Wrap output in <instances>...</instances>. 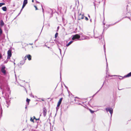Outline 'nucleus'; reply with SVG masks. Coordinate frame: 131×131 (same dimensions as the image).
<instances>
[{
  "instance_id": "f257e3e1",
  "label": "nucleus",
  "mask_w": 131,
  "mask_h": 131,
  "mask_svg": "<svg viewBox=\"0 0 131 131\" xmlns=\"http://www.w3.org/2000/svg\"><path fill=\"white\" fill-rule=\"evenodd\" d=\"M80 38V36L78 34H76L73 36L72 39L73 40H77Z\"/></svg>"
},
{
  "instance_id": "aec40b11",
  "label": "nucleus",
  "mask_w": 131,
  "mask_h": 131,
  "mask_svg": "<svg viewBox=\"0 0 131 131\" xmlns=\"http://www.w3.org/2000/svg\"><path fill=\"white\" fill-rule=\"evenodd\" d=\"M2 33V31L1 28H0V35H1Z\"/></svg>"
},
{
  "instance_id": "58836bf2",
  "label": "nucleus",
  "mask_w": 131,
  "mask_h": 131,
  "mask_svg": "<svg viewBox=\"0 0 131 131\" xmlns=\"http://www.w3.org/2000/svg\"><path fill=\"white\" fill-rule=\"evenodd\" d=\"M36 118H35V116H34V119H36Z\"/></svg>"
},
{
  "instance_id": "7c9ffc66",
  "label": "nucleus",
  "mask_w": 131,
  "mask_h": 131,
  "mask_svg": "<svg viewBox=\"0 0 131 131\" xmlns=\"http://www.w3.org/2000/svg\"><path fill=\"white\" fill-rule=\"evenodd\" d=\"M35 7V8L36 10H37L38 9L37 7L36 6H34Z\"/></svg>"
},
{
  "instance_id": "a18cd8bd",
  "label": "nucleus",
  "mask_w": 131,
  "mask_h": 131,
  "mask_svg": "<svg viewBox=\"0 0 131 131\" xmlns=\"http://www.w3.org/2000/svg\"><path fill=\"white\" fill-rule=\"evenodd\" d=\"M37 3H39V2H38V1H37Z\"/></svg>"
},
{
  "instance_id": "dca6fc26",
  "label": "nucleus",
  "mask_w": 131,
  "mask_h": 131,
  "mask_svg": "<svg viewBox=\"0 0 131 131\" xmlns=\"http://www.w3.org/2000/svg\"><path fill=\"white\" fill-rule=\"evenodd\" d=\"M1 71L2 73L5 74L6 73V71L5 69H1Z\"/></svg>"
},
{
  "instance_id": "a211bd4d",
  "label": "nucleus",
  "mask_w": 131,
  "mask_h": 131,
  "mask_svg": "<svg viewBox=\"0 0 131 131\" xmlns=\"http://www.w3.org/2000/svg\"><path fill=\"white\" fill-rule=\"evenodd\" d=\"M58 33L57 32L55 35V36H54V37L55 38H57V37L58 36Z\"/></svg>"
},
{
  "instance_id": "6e6552de",
  "label": "nucleus",
  "mask_w": 131,
  "mask_h": 131,
  "mask_svg": "<svg viewBox=\"0 0 131 131\" xmlns=\"http://www.w3.org/2000/svg\"><path fill=\"white\" fill-rule=\"evenodd\" d=\"M6 102L7 104L8 105H7V107H8L10 104V101L9 100H6Z\"/></svg>"
},
{
  "instance_id": "39448f33",
  "label": "nucleus",
  "mask_w": 131,
  "mask_h": 131,
  "mask_svg": "<svg viewBox=\"0 0 131 131\" xmlns=\"http://www.w3.org/2000/svg\"><path fill=\"white\" fill-rule=\"evenodd\" d=\"M43 115L44 117H45L47 113V110L45 107L43 108Z\"/></svg>"
},
{
  "instance_id": "7ed1b4c3",
  "label": "nucleus",
  "mask_w": 131,
  "mask_h": 131,
  "mask_svg": "<svg viewBox=\"0 0 131 131\" xmlns=\"http://www.w3.org/2000/svg\"><path fill=\"white\" fill-rule=\"evenodd\" d=\"M12 55L11 50H9L7 52V59H9L12 56Z\"/></svg>"
},
{
  "instance_id": "4c0bfd02",
  "label": "nucleus",
  "mask_w": 131,
  "mask_h": 131,
  "mask_svg": "<svg viewBox=\"0 0 131 131\" xmlns=\"http://www.w3.org/2000/svg\"><path fill=\"white\" fill-rule=\"evenodd\" d=\"M36 120H39V118H38V119H36H36H35Z\"/></svg>"
},
{
  "instance_id": "c03bdc74",
  "label": "nucleus",
  "mask_w": 131,
  "mask_h": 131,
  "mask_svg": "<svg viewBox=\"0 0 131 131\" xmlns=\"http://www.w3.org/2000/svg\"><path fill=\"white\" fill-rule=\"evenodd\" d=\"M98 37H97V36H96V37H95V38H98Z\"/></svg>"
},
{
  "instance_id": "20e7f679",
  "label": "nucleus",
  "mask_w": 131,
  "mask_h": 131,
  "mask_svg": "<svg viewBox=\"0 0 131 131\" xmlns=\"http://www.w3.org/2000/svg\"><path fill=\"white\" fill-rule=\"evenodd\" d=\"M84 17V15L80 14L78 15V20H80L83 19Z\"/></svg>"
},
{
  "instance_id": "ea45409f",
  "label": "nucleus",
  "mask_w": 131,
  "mask_h": 131,
  "mask_svg": "<svg viewBox=\"0 0 131 131\" xmlns=\"http://www.w3.org/2000/svg\"><path fill=\"white\" fill-rule=\"evenodd\" d=\"M94 3V5L95 6V4Z\"/></svg>"
},
{
  "instance_id": "603ef678",
  "label": "nucleus",
  "mask_w": 131,
  "mask_h": 131,
  "mask_svg": "<svg viewBox=\"0 0 131 131\" xmlns=\"http://www.w3.org/2000/svg\"><path fill=\"white\" fill-rule=\"evenodd\" d=\"M14 64H15V62H14Z\"/></svg>"
},
{
  "instance_id": "f704fd0d",
  "label": "nucleus",
  "mask_w": 131,
  "mask_h": 131,
  "mask_svg": "<svg viewBox=\"0 0 131 131\" xmlns=\"http://www.w3.org/2000/svg\"><path fill=\"white\" fill-rule=\"evenodd\" d=\"M59 50H60V53H61V50L60 49H59Z\"/></svg>"
},
{
  "instance_id": "423d86ee",
  "label": "nucleus",
  "mask_w": 131,
  "mask_h": 131,
  "mask_svg": "<svg viewBox=\"0 0 131 131\" xmlns=\"http://www.w3.org/2000/svg\"><path fill=\"white\" fill-rule=\"evenodd\" d=\"M62 99V98H61L60 99V100L58 103L57 105V107H58L60 105L61 103Z\"/></svg>"
},
{
  "instance_id": "a19ab883",
  "label": "nucleus",
  "mask_w": 131,
  "mask_h": 131,
  "mask_svg": "<svg viewBox=\"0 0 131 131\" xmlns=\"http://www.w3.org/2000/svg\"><path fill=\"white\" fill-rule=\"evenodd\" d=\"M85 39V37H84V38H83V39Z\"/></svg>"
},
{
  "instance_id": "0eeeda50",
  "label": "nucleus",
  "mask_w": 131,
  "mask_h": 131,
  "mask_svg": "<svg viewBox=\"0 0 131 131\" xmlns=\"http://www.w3.org/2000/svg\"><path fill=\"white\" fill-rule=\"evenodd\" d=\"M27 57L29 60H31V56L30 55H27Z\"/></svg>"
},
{
  "instance_id": "bb28decb",
  "label": "nucleus",
  "mask_w": 131,
  "mask_h": 131,
  "mask_svg": "<svg viewBox=\"0 0 131 131\" xmlns=\"http://www.w3.org/2000/svg\"><path fill=\"white\" fill-rule=\"evenodd\" d=\"M5 66H2V69H5Z\"/></svg>"
},
{
  "instance_id": "2f4dec72",
  "label": "nucleus",
  "mask_w": 131,
  "mask_h": 131,
  "mask_svg": "<svg viewBox=\"0 0 131 131\" xmlns=\"http://www.w3.org/2000/svg\"><path fill=\"white\" fill-rule=\"evenodd\" d=\"M118 76V77L119 76H117V75H111V76H110V77H112V76Z\"/></svg>"
},
{
  "instance_id": "2eb2a0df",
  "label": "nucleus",
  "mask_w": 131,
  "mask_h": 131,
  "mask_svg": "<svg viewBox=\"0 0 131 131\" xmlns=\"http://www.w3.org/2000/svg\"><path fill=\"white\" fill-rule=\"evenodd\" d=\"M101 0H95V2L97 3V4H99L101 2Z\"/></svg>"
},
{
  "instance_id": "6ab92c4d",
  "label": "nucleus",
  "mask_w": 131,
  "mask_h": 131,
  "mask_svg": "<svg viewBox=\"0 0 131 131\" xmlns=\"http://www.w3.org/2000/svg\"><path fill=\"white\" fill-rule=\"evenodd\" d=\"M5 4L4 3H0V7L2 6V5H4Z\"/></svg>"
},
{
  "instance_id": "79ce46f5",
  "label": "nucleus",
  "mask_w": 131,
  "mask_h": 131,
  "mask_svg": "<svg viewBox=\"0 0 131 131\" xmlns=\"http://www.w3.org/2000/svg\"><path fill=\"white\" fill-rule=\"evenodd\" d=\"M32 2H34V0H32Z\"/></svg>"
},
{
  "instance_id": "1a4fd4ad",
  "label": "nucleus",
  "mask_w": 131,
  "mask_h": 131,
  "mask_svg": "<svg viewBox=\"0 0 131 131\" xmlns=\"http://www.w3.org/2000/svg\"><path fill=\"white\" fill-rule=\"evenodd\" d=\"M27 0H24L23 4L26 5L27 3Z\"/></svg>"
},
{
  "instance_id": "ddd939ff",
  "label": "nucleus",
  "mask_w": 131,
  "mask_h": 131,
  "mask_svg": "<svg viewBox=\"0 0 131 131\" xmlns=\"http://www.w3.org/2000/svg\"><path fill=\"white\" fill-rule=\"evenodd\" d=\"M131 76V72L125 76L126 77H129Z\"/></svg>"
},
{
  "instance_id": "c756f323",
  "label": "nucleus",
  "mask_w": 131,
  "mask_h": 131,
  "mask_svg": "<svg viewBox=\"0 0 131 131\" xmlns=\"http://www.w3.org/2000/svg\"><path fill=\"white\" fill-rule=\"evenodd\" d=\"M26 56L25 57H24V59H23L24 60H25L26 59Z\"/></svg>"
},
{
  "instance_id": "de8ad7c7",
  "label": "nucleus",
  "mask_w": 131,
  "mask_h": 131,
  "mask_svg": "<svg viewBox=\"0 0 131 131\" xmlns=\"http://www.w3.org/2000/svg\"><path fill=\"white\" fill-rule=\"evenodd\" d=\"M27 106H26V107H25V108H27Z\"/></svg>"
},
{
  "instance_id": "37998d69",
  "label": "nucleus",
  "mask_w": 131,
  "mask_h": 131,
  "mask_svg": "<svg viewBox=\"0 0 131 131\" xmlns=\"http://www.w3.org/2000/svg\"><path fill=\"white\" fill-rule=\"evenodd\" d=\"M37 40H35V42H36V41H37Z\"/></svg>"
},
{
  "instance_id": "4468645a",
  "label": "nucleus",
  "mask_w": 131,
  "mask_h": 131,
  "mask_svg": "<svg viewBox=\"0 0 131 131\" xmlns=\"http://www.w3.org/2000/svg\"><path fill=\"white\" fill-rule=\"evenodd\" d=\"M0 25L1 26H3L4 25V23L2 20H1L0 21Z\"/></svg>"
},
{
  "instance_id": "f03ea898",
  "label": "nucleus",
  "mask_w": 131,
  "mask_h": 131,
  "mask_svg": "<svg viewBox=\"0 0 131 131\" xmlns=\"http://www.w3.org/2000/svg\"><path fill=\"white\" fill-rule=\"evenodd\" d=\"M105 109L107 112H109L111 114V117L113 113V109L111 108H106Z\"/></svg>"
},
{
  "instance_id": "f8f14e48",
  "label": "nucleus",
  "mask_w": 131,
  "mask_h": 131,
  "mask_svg": "<svg viewBox=\"0 0 131 131\" xmlns=\"http://www.w3.org/2000/svg\"><path fill=\"white\" fill-rule=\"evenodd\" d=\"M7 7L6 6L3 7L2 8V10L4 11H6L7 10Z\"/></svg>"
},
{
  "instance_id": "a878e982",
  "label": "nucleus",
  "mask_w": 131,
  "mask_h": 131,
  "mask_svg": "<svg viewBox=\"0 0 131 131\" xmlns=\"http://www.w3.org/2000/svg\"><path fill=\"white\" fill-rule=\"evenodd\" d=\"M30 120L31 121L34 122V119H32V118H31Z\"/></svg>"
},
{
  "instance_id": "c85d7f7f",
  "label": "nucleus",
  "mask_w": 131,
  "mask_h": 131,
  "mask_svg": "<svg viewBox=\"0 0 131 131\" xmlns=\"http://www.w3.org/2000/svg\"><path fill=\"white\" fill-rule=\"evenodd\" d=\"M85 19L86 20H88V19L86 17H85Z\"/></svg>"
},
{
  "instance_id": "b1692460",
  "label": "nucleus",
  "mask_w": 131,
  "mask_h": 131,
  "mask_svg": "<svg viewBox=\"0 0 131 131\" xmlns=\"http://www.w3.org/2000/svg\"><path fill=\"white\" fill-rule=\"evenodd\" d=\"M30 101V100L27 98L26 100V101L28 103H29V102Z\"/></svg>"
},
{
  "instance_id": "e433bc0d",
  "label": "nucleus",
  "mask_w": 131,
  "mask_h": 131,
  "mask_svg": "<svg viewBox=\"0 0 131 131\" xmlns=\"http://www.w3.org/2000/svg\"><path fill=\"white\" fill-rule=\"evenodd\" d=\"M59 27L58 26L57 27V29L58 30L59 29Z\"/></svg>"
},
{
  "instance_id": "cd10ccee",
  "label": "nucleus",
  "mask_w": 131,
  "mask_h": 131,
  "mask_svg": "<svg viewBox=\"0 0 131 131\" xmlns=\"http://www.w3.org/2000/svg\"><path fill=\"white\" fill-rule=\"evenodd\" d=\"M8 61L7 60H6L4 61V63H6L8 62Z\"/></svg>"
},
{
  "instance_id": "412c9836",
  "label": "nucleus",
  "mask_w": 131,
  "mask_h": 131,
  "mask_svg": "<svg viewBox=\"0 0 131 131\" xmlns=\"http://www.w3.org/2000/svg\"><path fill=\"white\" fill-rule=\"evenodd\" d=\"M25 6H26L25 5L23 4V5L22 6V8L21 10V11L22 10V9Z\"/></svg>"
},
{
  "instance_id": "473e14b6",
  "label": "nucleus",
  "mask_w": 131,
  "mask_h": 131,
  "mask_svg": "<svg viewBox=\"0 0 131 131\" xmlns=\"http://www.w3.org/2000/svg\"><path fill=\"white\" fill-rule=\"evenodd\" d=\"M60 78L61 79V71H60Z\"/></svg>"
},
{
  "instance_id": "9b49d317",
  "label": "nucleus",
  "mask_w": 131,
  "mask_h": 131,
  "mask_svg": "<svg viewBox=\"0 0 131 131\" xmlns=\"http://www.w3.org/2000/svg\"><path fill=\"white\" fill-rule=\"evenodd\" d=\"M25 62V60H24L20 61V64L21 65L23 64Z\"/></svg>"
},
{
  "instance_id": "3c124183",
  "label": "nucleus",
  "mask_w": 131,
  "mask_h": 131,
  "mask_svg": "<svg viewBox=\"0 0 131 131\" xmlns=\"http://www.w3.org/2000/svg\"><path fill=\"white\" fill-rule=\"evenodd\" d=\"M88 16H89V17H90V16H89V15H88Z\"/></svg>"
},
{
  "instance_id": "8fccbe9b",
  "label": "nucleus",
  "mask_w": 131,
  "mask_h": 131,
  "mask_svg": "<svg viewBox=\"0 0 131 131\" xmlns=\"http://www.w3.org/2000/svg\"><path fill=\"white\" fill-rule=\"evenodd\" d=\"M101 37V38H102V36Z\"/></svg>"
},
{
  "instance_id": "72a5a7b5",
  "label": "nucleus",
  "mask_w": 131,
  "mask_h": 131,
  "mask_svg": "<svg viewBox=\"0 0 131 131\" xmlns=\"http://www.w3.org/2000/svg\"><path fill=\"white\" fill-rule=\"evenodd\" d=\"M41 7H42V9L43 12L44 9H43V8H42V5H41Z\"/></svg>"
},
{
  "instance_id": "49530a36",
  "label": "nucleus",
  "mask_w": 131,
  "mask_h": 131,
  "mask_svg": "<svg viewBox=\"0 0 131 131\" xmlns=\"http://www.w3.org/2000/svg\"><path fill=\"white\" fill-rule=\"evenodd\" d=\"M65 86V87H66V88H67V87H66V86Z\"/></svg>"
},
{
  "instance_id": "5701e85b",
  "label": "nucleus",
  "mask_w": 131,
  "mask_h": 131,
  "mask_svg": "<svg viewBox=\"0 0 131 131\" xmlns=\"http://www.w3.org/2000/svg\"><path fill=\"white\" fill-rule=\"evenodd\" d=\"M104 82L102 86L101 87V88L95 94V95L100 90V89H101L102 88V87L103 86V85L104 84Z\"/></svg>"
},
{
  "instance_id": "09e8293b",
  "label": "nucleus",
  "mask_w": 131,
  "mask_h": 131,
  "mask_svg": "<svg viewBox=\"0 0 131 131\" xmlns=\"http://www.w3.org/2000/svg\"><path fill=\"white\" fill-rule=\"evenodd\" d=\"M90 21H91V19L90 20Z\"/></svg>"
},
{
  "instance_id": "4be33fe9",
  "label": "nucleus",
  "mask_w": 131,
  "mask_h": 131,
  "mask_svg": "<svg viewBox=\"0 0 131 131\" xmlns=\"http://www.w3.org/2000/svg\"><path fill=\"white\" fill-rule=\"evenodd\" d=\"M91 113H94V111H93L92 110H91V109H90L89 110Z\"/></svg>"
},
{
  "instance_id": "9d476101",
  "label": "nucleus",
  "mask_w": 131,
  "mask_h": 131,
  "mask_svg": "<svg viewBox=\"0 0 131 131\" xmlns=\"http://www.w3.org/2000/svg\"><path fill=\"white\" fill-rule=\"evenodd\" d=\"M73 42V41H70L66 45V46L67 47H68Z\"/></svg>"
},
{
  "instance_id": "393cba45",
  "label": "nucleus",
  "mask_w": 131,
  "mask_h": 131,
  "mask_svg": "<svg viewBox=\"0 0 131 131\" xmlns=\"http://www.w3.org/2000/svg\"><path fill=\"white\" fill-rule=\"evenodd\" d=\"M104 50L105 52V45H104Z\"/></svg>"
},
{
  "instance_id": "864d4df0",
  "label": "nucleus",
  "mask_w": 131,
  "mask_h": 131,
  "mask_svg": "<svg viewBox=\"0 0 131 131\" xmlns=\"http://www.w3.org/2000/svg\"><path fill=\"white\" fill-rule=\"evenodd\" d=\"M106 61H107V59L106 58Z\"/></svg>"
},
{
  "instance_id": "f3484780",
  "label": "nucleus",
  "mask_w": 131,
  "mask_h": 131,
  "mask_svg": "<svg viewBox=\"0 0 131 131\" xmlns=\"http://www.w3.org/2000/svg\"><path fill=\"white\" fill-rule=\"evenodd\" d=\"M108 64L107 62H106V70L107 71H108Z\"/></svg>"
},
{
  "instance_id": "c9c22d12",
  "label": "nucleus",
  "mask_w": 131,
  "mask_h": 131,
  "mask_svg": "<svg viewBox=\"0 0 131 131\" xmlns=\"http://www.w3.org/2000/svg\"><path fill=\"white\" fill-rule=\"evenodd\" d=\"M29 44L30 45H33V43H30Z\"/></svg>"
}]
</instances>
